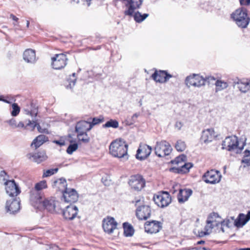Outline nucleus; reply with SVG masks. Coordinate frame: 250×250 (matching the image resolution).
<instances>
[{
  "label": "nucleus",
  "mask_w": 250,
  "mask_h": 250,
  "mask_svg": "<svg viewBox=\"0 0 250 250\" xmlns=\"http://www.w3.org/2000/svg\"><path fill=\"white\" fill-rule=\"evenodd\" d=\"M75 74H76L75 73L72 74V76L74 78V79L72 80V81L70 82L69 85L67 86V87L69 86L70 88H71L72 86H73L75 84L76 81V79L75 78Z\"/></svg>",
  "instance_id": "obj_49"
},
{
  "label": "nucleus",
  "mask_w": 250,
  "mask_h": 250,
  "mask_svg": "<svg viewBox=\"0 0 250 250\" xmlns=\"http://www.w3.org/2000/svg\"><path fill=\"white\" fill-rule=\"evenodd\" d=\"M221 177L219 171L211 169L205 173L203 176V180L207 184H215L220 181Z\"/></svg>",
  "instance_id": "obj_8"
},
{
  "label": "nucleus",
  "mask_w": 250,
  "mask_h": 250,
  "mask_svg": "<svg viewBox=\"0 0 250 250\" xmlns=\"http://www.w3.org/2000/svg\"><path fill=\"white\" fill-rule=\"evenodd\" d=\"M6 211L10 214H15L20 209V201L17 199H12L7 201L5 205Z\"/></svg>",
  "instance_id": "obj_12"
},
{
  "label": "nucleus",
  "mask_w": 250,
  "mask_h": 250,
  "mask_svg": "<svg viewBox=\"0 0 250 250\" xmlns=\"http://www.w3.org/2000/svg\"><path fill=\"white\" fill-rule=\"evenodd\" d=\"M11 16L12 17V19L14 21H17L18 20V18L14 15H12Z\"/></svg>",
  "instance_id": "obj_62"
},
{
  "label": "nucleus",
  "mask_w": 250,
  "mask_h": 250,
  "mask_svg": "<svg viewBox=\"0 0 250 250\" xmlns=\"http://www.w3.org/2000/svg\"><path fill=\"white\" fill-rule=\"evenodd\" d=\"M6 174V172L4 171H1L0 173V180L1 179V178L4 177Z\"/></svg>",
  "instance_id": "obj_60"
},
{
  "label": "nucleus",
  "mask_w": 250,
  "mask_h": 250,
  "mask_svg": "<svg viewBox=\"0 0 250 250\" xmlns=\"http://www.w3.org/2000/svg\"><path fill=\"white\" fill-rule=\"evenodd\" d=\"M154 150L157 156L163 157L168 155L171 152L172 148L169 143L163 140L156 142Z\"/></svg>",
  "instance_id": "obj_5"
},
{
  "label": "nucleus",
  "mask_w": 250,
  "mask_h": 250,
  "mask_svg": "<svg viewBox=\"0 0 250 250\" xmlns=\"http://www.w3.org/2000/svg\"><path fill=\"white\" fill-rule=\"evenodd\" d=\"M52 187L57 188L59 190H61L62 192L65 190V188H67L66 181L63 178L55 180L52 184Z\"/></svg>",
  "instance_id": "obj_30"
},
{
  "label": "nucleus",
  "mask_w": 250,
  "mask_h": 250,
  "mask_svg": "<svg viewBox=\"0 0 250 250\" xmlns=\"http://www.w3.org/2000/svg\"><path fill=\"white\" fill-rule=\"evenodd\" d=\"M47 140L48 137L45 135H40L33 140L31 144V146L37 149Z\"/></svg>",
  "instance_id": "obj_29"
},
{
  "label": "nucleus",
  "mask_w": 250,
  "mask_h": 250,
  "mask_svg": "<svg viewBox=\"0 0 250 250\" xmlns=\"http://www.w3.org/2000/svg\"><path fill=\"white\" fill-rule=\"evenodd\" d=\"M89 122L85 121H81L78 122L75 126V131L79 134V136L83 135V133H87V131L91 129L89 128Z\"/></svg>",
  "instance_id": "obj_24"
},
{
  "label": "nucleus",
  "mask_w": 250,
  "mask_h": 250,
  "mask_svg": "<svg viewBox=\"0 0 250 250\" xmlns=\"http://www.w3.org/2000/svg\"><path fill=\"white\" fill-rule=\"evenodd\" d=\"M151 209L148 205L139 206L136 210V215L139 220H146L151 215Z\"/></svg>",
  "instance_id": "obj_16"
},
{
  "label": "nucleus",
  "mask_w": 250,
  "mask_h": 250,
  "mask_svg": "<svg viewBox=\"0 0 250 250\" xmlns=\"http://www.w3.org/2000/svg\"><path fill=\"white\" fill-rule=\"evenodd\" d=\"M139 115V113H136L132 115L130 119L128 118L126 120L127 124L129 125L133 124L136 122V120Z\"/></svg>",
  "instance_id": "obj_45"
},
{
  "label": "nucleus",
  "mask_w": 250,
  "mask_h": 250,
  "mask_svg": "<svg viewBox=\"0 0 250 250\" xmlns=\"http://www.w3.org/2000/svg\"><path fill=\"white\" fill-rule=\"evenodd\" d=\"M17 127L26 128L22 122H19V124L17 125Z\"/></svg>",
  "instance_id": "obj_58"
},
{
  "label": "nucleus",
  "mask_w": 250,
  "mask_h": 250,
  "mask_svg": "<svg viewBox=\"0 0 250 250\" xmlns=\"http://www.w3.org/2000/svg\"><path fill=\"white\" fill-rule=\"evenodd\" d=\"M62 212L64 218L68 220H72L76 217L78 212V208L74 205L70 204L65 207V209L60 211Z\"/></svg>",
  "instance_id": "obj_14"
},
{
  "label": "nucleus",
  "mask_w": 250,
  "mask_h": 250,
  "mask_svg": "<svg viewBox=\"0 0 250 250\" xmlns=\"http://www.w3.org/2000/svg\"><path fill=\"white\" fill-rule=\"evenodd\" d=\"M162 228V223L158 221H146L145 224V231L151 234L158 232Z\"/></svg>",
  "instance_id": "obj_17"
},
{
  "label": "nucleus",
  "mask_w": 250,
  "mask_h": 250,
  "mask_svg": "<svg viewBox=\"0 0 250 250\" xmlns=\"http://www.w3.org/2000/svg\"><path fill=\"white\" fill-rule=\"evenodd\" d=\"M128 145L122 140L113 141L109 146V152L114 157L120 158L122 161L128 159L127 154Z\"/></svg>",
  "instance_id": "obj_1"
},
{
  "label": "nucleus",
  "mask_w": 250,
  "mask_h": 250,
  "mask_svg": "<svg viewBox=\"0 0 250 250\" xmlns=\"http://www.w3.org/2000/svg\"><path fill=\"white\" fill-rule=\"evenodd\" d=\"M148 14H142L139 12L134 13L132 16H133L135 21L137 22L140 23L144 21L148 16Z\"/></svg>",
  "instance_id": "obj_33"
},
{
  "label": "nucleus",
  "mask_w": 250,
  "mask_h": 250,
  "mask_svg": "<svg viewBox=\"0 0 250 250\" xmlns=\"http://www.w3.org/2000/svg\"><path fill=\"white\" fill-rule=\"evenodd\" d=\"M12 110L11 114L13 117L17 116L20 112V107L17 103H14L12 104Z\"/></svg>",
  "instance_id": "obj_39"
},
{
  "label": "nucleus",
  "mask_w": 250,
  "mask_h": 250,
  "mask_svg": "<svg viewBox=\"0 0 250 250\" xmlns=\"http://www.w3.org/2000/svg\"><path fill=\"white\" fill-rule=\"evenodd\" d=\"M31 105L32 109L30 110L28 109L25 110V114L35 118L38 114V108L35 107L33 103L31 104Z\"/></svg>",
  "instance_id": "obj_37"
},
{
  "label": "nucleus",
  "mask_w": 250,
  "mask_h": 250,
  "mask_svg": "<svg viewBox=\"0 0 250 250\" xmlns=\"http://www.w3.org/2000/svg\"><path fill=\"white\" fill-rule=\"evenodd\" d=\"M175 147L176 149L179 152L184 151L186 148V145L184 141L179 140L177 141Z\"/></svg>",
  "instance_id": "obj_35"
},
{
  "label": "nucleus",
  "mask_w": 250,
  "mask_h": 250,
  "mask_svg": "<svg viewBox=\"0 0 250 250\" xmlns=\"http://www.w3.org/2000/svg\"><path fill=\"white\" fill-rule=\"evenodd\" d=\"M235 83L237 85V88L242 92L246 93L250 89V82L238 80L237 83L235 82Z\"/></svg>",
  "instance_id": "obj_31"
},
{
  "label": "nucleus",
  "mask_w": 250,
  "mask_h": 250,
  "mask_svg": "<svg viewBox=\"0 0 250 250\" xmlns=\"http://www.w3.org/2000/svg\"><path fill=\"white\" fill-rule=\"evenodd\" d=\"M195 249H196V250H210L209 248L205 247H199L198 248H195Z\"/></svg>",
  "instance_id": "obj_56"
},
{
  "label": "nucleus",
  "mask_w": 250,
  "mask_h": 250,
  "mask_svg": "<svg viewBox=\"0 0 250 250\" xmlns=\"http://www.w3.org/2000/svg\"><path fill=\"white\" fill-rule=\"evenodd\" d=\"M117 223L113 217H108L106 219H104L103 221V228L104 231L111 234L113 230L117 228Z\"/></svg>",
  "instance_id": "obj_18"
},
{
  "label": "nucleus",
  "mask_w": 250,
  "mask_h": 250,
  "mask_svg": "<svg viewBox=\"0 0 250 250\" xmlns=\"http://www.w3.org/2000/svg\"><path fill=\"white\" fill-rule=\"evenodd\" d=\"M27 157L30 160L38 164L42 163L47 158L46 153L44 150L36 153H29L27 154Z\"/></svg>",
  "instance_id": "obj_22"
},
{
  "label": "nucleus",
  "mask_w": 250,
  "mask_h": 250,
  "mask_svg": "<svg viewBox=\"0 0 250 250\" xmlns=\"http://www.w3.org/2000/svg\"><path fill=\"white\" fill-rule=\"evenodd\" d=\"M32 205L35 208L42 210L46 209L51 213H60L61 208H60L59 203L54 200L45 199L43 200L42 197L31 202Z\"/></svg>",
  "instance_id": "obj_2"
},
{
  "label": "nucleus",
  "mask_w": 250,
  "mask_h": 250,
  "mask_svg": "<svg viewBox=\"0 0 250 250\" xmlns=\"http://www.w3.org/2000/svg\"><path fill=\"white\" fill-rule=\"evenodd\" d=\"M46 188L47 184L45 181H42L37 183L34 188H33L30 191V202H31L35 200H37L38 198L42 197L39 191Z\"/></svg>",
  "instance_id": "obj_15"
},
{
  "label": "nucleus",
  "mask_w": 250,
  "mask_h": 250,
  "mask_svg": "<svg viewBox=\"0 0 250 250\" xmlns=\"http://www.w3.org/2000/svg\"><path fill=\"white\" fill-rule=\"evenodd\" d=\"M119 126V123L116 120L110 119L107 121L105 124L103 125V128L112 127L117 128Z\"/></svg>",
  "instance_id": "obj_34"
},
{
  "label": "nucleus",
  "mask_w": 250,
  "mask_h": 250,
  "mask_svg": "<svg viewBox=\"0 0 250 250\" xmlns=\"http://www.w3.org/2000/svg\"><path fill=\"white\" fill-rule=\"evenodd\" d=\"M246 138H245L242 145L241 146H239L237 137L236 136L227 137L222 142V149H227L229 151H231L236 149H238L236 152L237 153H240L243 149L244 146L246 145Z\"/></svg>",
  "instance_id": "obj_4"
},
{
  "label": "nucleus",
  "mask_w": 250,
  "mask_h": 250,
  "mask_svg": "<svg viewBox=\"0 0 250 250\" xmlns=\"http://www.w3.org/2000/svg\"><path fill=\"white\" fill-rule=\"evenodd\" d=\"M78 147V144L77 143H74L70 144L68 146L66 152L69 154H71L74 151L76 150Z\"/></svg>",
  "instance_id": "obj_41"
},
{
  "label": "nucleus",
  "mask_w": 250,
  "mask_h": 250,
  "mask_svg": "<svg viewBox=\"0 0 250 250\" xmlns=\"http://www.w3.org/2000/svg\"><path fill=\"white\" fill-rule=\"evenodd\" d=\"M4 184L6 192L10 196H17L20 193V188L14 180H7Z\"/></svg>",
  "instance_id": "obj_11"
},
{
  "label": "nucleus",
  "mask_w": 250,
  "mask_h": 250,
  "mask_svg": "<svg viewBox=\"0 0 250 250\" xmlns=\"http://www.w3.org/2000/svg\"><path fill=\"white\" fill-rule=\"evenodd\" d=\"M37 120L36 119L35 117L34 119H33L32 121H30L29 120L28 123L25 125V127L26 128H27V127H30V128H31L32 130H33L36 127V126L37 125Z\"/></svg>",
  "instance_id": "obj_43"
},
{
  "label": "nucleus",
  "mask_w": 250,
  "mask_h": 250,
  "mask_svg": "<svg viewBox=\"0 0 250 250\" xmlns=\"http://www.w3.org/2000/svg\"><path fill=\"white\" fill-rule=\"evenodd\" d=\"M238 250H250V248H241L239 249Z\"/></svg>",
  "instance_id": "obj_63"
},
{
  "label": "nucleus",
  "mask_w": 250,
  "mask_h": 250,
  "mask_svg": "<svg viewBox=\"0 0 250 250\" xmlns=\"http://www.w3.org/2000/svg\"><path fill=\"white\" fill-rule=\"evenodd\" d=\"M128 184L132 189L139 191L145 187L146 181L142 175L136 174L130 177Z\"/></svg>",
  "instance_id": "obj_7"
},
{
  "label": "nucleus",
  "mask_w": 250,
  "mask_h": 250,
  "mask_svg": "<svg viewBox=\"0 0 250 250\" xmlns=\"http://www.w3.org/2000/svg\"><path fill=\"white\" fill-rule=\"evenodd\" d=\"M58 171V168H52V169H49L47 170H46L43 174V177H48L56 173Z\"/></svg>",
  "instance_id": "obj_42"
},
{
  "label": "nucleus",
  "mask_w": 250,
  "mask_h": 250,
  "mask_svg": "<svg viewBox=\"0 0 250 250\" xmlns=\"http://www.w3.org/2000/svg\"><path fill=\"white\" fill-rule=\"evenodd\" d=\"M244 157H250V150L249 149H246L244 152Z\"/></svg>",
  "instance_id": "obj_53"
},
{
  "label": "nucleus",
  "mask_w": 250,
  "mask_h": 250,
  "mask_svg": "<svg viewBox=\"0 0 250 250\" xmlns=\"http://www.w3.org/2000/svg\"><path fill=\"white\" fill-rule=\"evenodd\" d=\"M151 151V147L147 145L140 146L137 151L136 158L140 160H145L149 156Z\"/></svg>",
  "instance_id": "obj_21"
},
{
  "label": "nucleus",
  "mask_w": 250,
  "mask_h": 250,
  "mask_svg": "<svg viewBox=\"0 0 250 250\" xmlns=\"http://www.w3.org/2000/svg\"><path fill=\"white\" fill-rule=\"evenodd\" d=\"M241 163L244 164L243 167H246L250 166V157H243L241 160Z\"/></svg>",
  "instance_id": "obj_46"
},
{
  "label": "nucleus",
  "mask_w": 250,
  "mask_h": 250,
  "mask_svg": "<svg viewBox=\"0 0 250 250\" xmlns=\"http://www.w3.org/2000/svg\"><path fill=\"white\" fill-rule=\"evenodd\" d=\"M250 220V211L247 214L243 213L239 214L237 218L233 222V225L237 228H242Z\"/></svg>",
  "instance_id": "obj_23"
},
{
  "label": "nucleus",
  "mask_w": 250,
  "mask_h": 250,
  "mask_svg": "<svg viewBox=\"0 0 250 250\" xmlns=\"http://www.w3.org/2000/svg\"><path fill=\"white\" fill-rule=\"evenodd\" d=\"M182 126V123L180 122H177L175 124V127L180 129Z\"/></svg>",
  "instance_id": "obj_57"
},
{
  "label": "nucleus",
  "mask_w": 250,
  "mask_h": 250,
  "mask_svg": "<svg viewBox=\"0 0 250 250\" xmlns=\"http://www.w3.org/2000/svg\"><path fill=\"white\" fill-rule=\"evenodd\" d=\"M216 91H221L228 86V84L226 82L217 80L215 82Z\"/></svg>",
  "instance_id": "obj_36"
},
{
  "label": "nucleus",
  "mask_w": 250,
  "mask_h": 250,
  "mask_svg": "<svg viewBox=\"0 0 250 250\" xmlns=\"http://www.w3.org/2000/svg\"><path fill=\"white\" fill-rule=\"evenodd\" d=\"M36 127L37 128V129L39 132H42V127L40 126V124L38 122L37 123V125L36 126Z\"/></svg>",
  "instance_id": "obj_59"
},
{
  "label": "nucleus",
  "mask_w": 250,
  "mask_h": 250,
  "mask_svg": "<svg viewBox=\"0 0 250 250\" xmlns=\"http://www.w3.org/2000/svg\"><path fill=\"white\" fill-rule=\"evenodd\" d=\"M222 222L223 224H225V226L229 228H231L232 226V222L229 219H226Z\"/></svg>",
  "instance_id": "obj_47"
},
{
  "label": "nucleus",
  "mask_w": 250,
  "mask_h": 250,
  "mask_svg": "<svg viewBox=\"0 0 250 250\" xmlns=\"http://www.w3.org/2000/svg\"><path fill=\"white\" fill-rule=\"evenodd\" d=\"M192 193V190L191 189H180L177 195L178 202L180 204L184 203L188 200Z\"/></svg>",
  "instance_id": "obj_26"
},
{
  "label": "nucleus",
  "mask_w": 250,
  "mask_h": 250,
  "mask_svg": "<svg viewBox=\"0 0 250 250\" xmlns=\"http://www.w3.org/2000/svg\"><path fill=\"white\" fill-rule=\"evenodd\" d=\"M193 167V164L191 163H185L184 165L179 167H173L170 168L169 170L175 173H187L189 172V169Z\"/></svg>",
  "instance_id": "obj_27"
},
{
  "label": "nucleus",
  "mask_w": 250,
  "mask_h": 250,
  "mask_svg": "<svg viewBox=\"0 0 250 250\" xmlns=\"http://www.w3.org/2000/svg\"><path fill=\"white\" fill-rule=\"evenodd\" d=\"M64 201L70 203V204L76 202L79 198V195L76 190L73 188H65L62 192Z\"/></svg>",
  "instance_id": "obj_13"
},
{
  "label": "nucleus",
  "mask_w": 250,
  "mask_h": 250,
  "mask_svg": "<svg viewBox=\"0 0 250 250\" xmlns=\"http://www.w3.org/2000/svg\"><path fill=\"white\" fill-rule=\"evenodd\" d=\"M54 143L60 146H64L65 144L64 142L61 140H56L54 141Z\"/></svg>",
  "instance_id": "obj_52"
},
{
  "label": "nucleus",
  "mask_w": 250,
  "mask_h": 250,
  "mask_svg": "<svg viewBox=\"0 0 250 250\" xmlns=\"http://www.w3.org/2000/svg\"><path fill=\"white\" fill-rule=\"evenodd\" d=\"M7 123H8L9 125L12 127H17L16 121L14 119L12 118L8 121H7Z\"/></svg>",
  "instance_id": "obj_48"
},
{
  "label": "nucleus",
  "mask_w": 250,
  "mask_h": 250,
  "mask_svg": "<svg viewBox=\"0 0 250 250\" xmlns=\"http://www.w3.org/2000/svg\"><path fill=\"white\" fill-rule=\"evenodd\" d=\"M123 226L125 236L126 237H130L134 234V229L132 225L129 223L128 222H125L123 223Z\"/></svg>",
  "instance_id": "obj_32"
},
{
  "label": "nucleus",
  "mask_w": 250,
  "mask_h": 250,
  "mask_svg": "<svg viewBox=\"0 0 250 250\" xmlns=\"http://www.w3.org/2000/svg\"><path fill=\"white\" fill-rule=\"evenodd\" d=\"M153 200L158 207L165 208L168 206L171 202V198L167 191H162L153 196Z\"/></svg>",
  "instance_id": "obj_6"
},
{
  "label": "nucleus",
  "mask_w": 250,
  "mask_h": 250,
  "mask_svg": "<svg viewBox=\"0 0 250 250\" xmlns=\"http://www.w3.org/2000/svg\"><path fill=\"white\" fill-rule=\"evenodd\" d=\"M172 77V76L168 74L166 71L165 70H156L155 72L152 75V79L156 82L160 83H164L169 80V79Z\"/></svg>",
  "instance_id": "obj_20"
},
{
  "label": "nucleus",
  "mask_w": 250,
  "mask_h": 250,
  "mask_svg": "<svg viewBox=\"0 0 250 250\" xmlns=\"http://www.w3.org/2000/svg\"><path fill=\"white\" fill-rule=\"evenodd\" d=\"M206 81L207 80H205L202 76L193 74L192 75L187 77L185 80V84L188 87L191 86L200 87L205 84Z\"/></svg>",
  "instance_id": "obj_9"
},
{
  "label": "nucleus",
  "mask_w": 250,
  "mask_h": 250,
  "mask_svg": "<svg viewBox=\"0 0 250 250\" xmlns=\"http://www.w3.org/2000/svg\"><path fill=\"white\" fill-rule=\"evenodd\" d=\"M0 101H3L7 104H10L11 103L10 101L4 99V97L2 95L0 96Z\"/></svg>",
  "instance_id": "obj_55"
},
{
  "label": "nucleus",
  "mask_w": 250,
  "mask_h": 250,
  "mask_svg": "<svg viewBox=\"0 0 250 250\" xmlns=\"http://www.w3.org/2000/svg\"><path fill=\"white\" fill-rule=\"evenodd\" d=\"M205 243V242L203 240H200V241H199L197 242V244L198 245H201V244H204Z\"/></svg>",
  "instance_id": "obj_61"
},
{
  "label": "nucleus",
  "mask_w": 250,
  "mask_h": 250,
  "mask_svg": "<svg viewBox=\"0 0 250 250\" xmlns=\"http://www.w3.org/2000/svg\"><path fill=\"white\" fill-rule=\"evenodd\" d=\"M23 60L28 63H34L36 61V53L34 50L27 49L23 54Z\"/></svg>",
  "instance_id": "obj_28"
},
{
  "label": "nucleus",
  "mask_w": 250,
  "mask_h": 250,
  "mask_svg": "<svg viewBox=\"0 0 250 250\" xmlns=\"http://www.w3.org/2000/svg\"><path fill=\"white\" fill-rule=\"evenodd\" d=\"M104 121V117H102L101 118H93L92 119V122H89L90 126L89 128H92L93 126L95 125H98L100 123L103 122Z\"/></svg>",
  "instance_id": "obj_40"
},
{
  "label": "nucleus",
  "mask_w": 250,
  "mask_h": 250,
  "mask_svg": "<svg viewBox=\"0 0 250 250\" xmlns=\"http://www.w3.org/2000/svg\"><path fill=\"white\" fill-rule=\"evenodd\" d=\"M77 137L80 141L83 143H87L89 141V138L88 136L87 133H83V135L79 136L78 134Z\"/></svg>",
  "instance_id": "obj_44"
},
{
  "label": "nucleus",
  "mask_w": 250,
  "mask_h": 250,
  "mask_svg": "<svg viewBox=\"0 0 250 250\" xmlns=\"http://www.w3.org/2000/svg\"><path fill=\"white\" fill-rule=\"evenodd\" d=\"M241 5H249L250 4V0H239Z\"/></svg>",
  "instance_id": "obj_50"
},
{
  "label": "nucleus",
  "mask_w": 250,
  "mask_h": 250,
  "mask_svg": "<svg viewBox=\"0 0 250 250\" xmlns=\"http://www.w3.org/2000/svg\"><path fill=\"white\" fill-rule=\"evenodd\" d=\"M230 221H231L232 222L233 221L234 222L235 220L236 219H235V217L234 216H231L230 217Z\"/></svg>",
  "instance_id": "obj_64"
},
{
  "label": "nucleus",
  "mask_w": 250,
  "mask_h": 250,
  "mask_svg": "<svg viewBox=\"0 0 250 250\" xmlns=\"http://www.w3.org/2000/svg\"><path fill=\"white\" fill-rule=\"evenodd\" d=\"M67 58L63 54H56L52 58V65L55 69H61L66 65Z\"/></svg>",
  "instance_id": "obj_10"
},
{
  "label": "nucleus",
  "mask_w": 250,
  "mask_h": 250,
  "mask_svg": "<svg viewBox=\"0 0 250 250\" xmlns=\"http://www.w3.org/2000/svg\"><path fill=\"white\" fill-rule=\"evenodd\" d=\"M215 136L214 129L208 128L202 131L201 141L205 144H208L211 142Z\"/></svg>",
  "instance_id": "obj_25"
},
{
  "label": "nucleus",
  "mask_w": 250,
  "mask_h": 250,
  "mask_svg": "<svg viewBox=\"0 0 250 250\" xmlns=\"http://www.w3.org/2000/svg\"><path fill=\"white\" fill-rule=\"evenodd\" d=\"M187 161V156L184 154L180 155L179 156L171 161L172 164H179L180 163L184 162Z\"/></svg>",
  "instance_id": "obj_38"
},
{
  "label": "nucleus",
  "mask_w": 250,
  "mask_h": 250,
  "mask_svg": "<svg viewBox=\"0 0 250 250\" xmlns=\"http://www.w3.org/2000/svg\"><path fill=\"white\" fill-rule=\"evenodd\" d=\"M205 80H207L206 82L210 83L212 81H215V79L213 77L208 76L205 78Z\"/></svg>",
  "instance_id": "obj_54"
},
{
  "label": "nucleus",
  "mask_w": 250,
  "mask_h": 250,
  "mask_svg": "<svg viewBox=\"0 0 250 250\" xmlns=\"http://www.w3.org/2000/svg\"><path fill=\"white\" fill-rule=\"evenodd\" d=\"M217 218H220L217 213L212 212L208 215L206 221L207 225L205 228L207 232H204V234H208V231L211 230L215 226H218L219 225V222L216 220Z\"/></svg>",
  "instance_id": "obj_19"
},
{
  "label": "nucleus",
  "mask_w": 250,
  "mask_h": 250,
  "mask_svg": "<svg viewBox=\"0 0 250 250\" xmlns=\"http://www.w3.org/2000/svg\"><path fill=\"white\" fill-rule=\"evenodd\" d=\"M219 225H218V226H216V227L219 228L220 229V230L223 232H224L225 230H224V226H225V224H223L222 221L220 223L219 222Z\"/></svg>",
  "instance_id": "obj_51"
},
{
  "label": "nucleus",
  "mask_w": 250,
  "mask_h": 250,
  "mask_svg": "<svg viewBox=\"0 0 250 250\" xmlns=\"http://www.w3.org/2000/svg\"><path fill=\"white\" fill-rule=\"evenodd\" d=\"M231 17L237 25L242 28H246L250 22L247 10L245 8L236 9L231 15Z\"/></svg>",
  "instance_id": "obj_3"
}]
</instances>
